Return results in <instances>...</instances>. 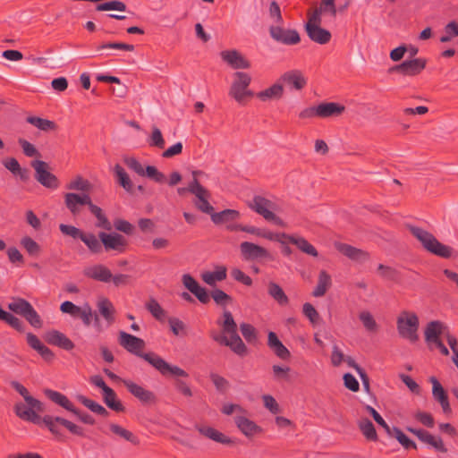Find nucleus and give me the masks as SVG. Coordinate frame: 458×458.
I'll list each match as a JSON object with an SVG mask.
<instances>
[{"label":"nucleus","mask_w":458,"mask_h":458,"mask_svg":"<svg viewBox=\"0 0 458 458\" xmlns=\"http://www.w3.org/2000/svg\"><path fill=\"white\" fill-rule=\"evenodd\" d=\"M119 344L129 352L137 355L149 363L163 376L172 375L176 377H187L188 373L182 368L172 365L155 352L143 353L145 342L135 335L121 331L119 333Z\"/></svg>","instance_id":"obj_1"},{"label":"nucleus","mask_w":458,"mask_h":458,"mask_svg":"<svg viewBox=\"0 0 458 458\" xmlns=\"http://www.w3.org/2000/svg\"><path fill=\"white\" fill-rule=\"evenodd\" d=\"M216 323L221 327L222 334H213L212 338L218 344L229 347L234 353L240 356L245 355L247 347L237 333V324L231 311L224 309Z\"/></svg>","instance_id":"obj_2"},{"label":"nucleus","mask_w":458,"mask_h":458,"mask_svg":"<svg viewBox=\"0 0 458 458\" xmlns=\"http://www.w3.org/2000/svg\"><path fill=\"white\" fill-rule=\"evenodd\" d=\"M192 179L189 182L188 191L195 196L194 205L201 212L211 215L214 211L213 206L209 203L211 193L201 184V179L207 174L199 170L192 171Z\"/></svg>","instance_id":"obj_3"},{"label":"nucleus","mask_w":458,"mask_h":458,"mask_svg":"<svg viewBox=\"0 0 458 458\" xmlns=\"http://www.w3.org/2000/svg\"><path fill=\"white\" fill-rule=\"evenodd\" d=\"M410 233L421 243L428 251L441 258H449L452 255V248L441 243L437 238L421 227L410 225Z\"/></svg>","instance_id":"obj_4"},{"label":"nucleus","mask_w":458,"mask_h":458,"mask_svg":"<svg viewBox=\"0 0 458 458\" xmlns=\"http://www.w3.org/2000/svg\"><path fill=\"white\" fill-rule=\"evenodd\" d=\"M448 332V327L443 322L438 320L429 322L424 332L425 341L429 349L438 350L445 356L449 355V350L441 340V337L445 338Z\"/></svg>","instance_id":"obj_5"},{"label":"nucleus","mask_w":458,"mask_h":458,"mask_svg":"<svg viewBox=\"0 0 458 458\" xmlns=\"http://www.w3.org/2000/svg\"><path fill=\"white\" fill-rule=\"evenodd\" d=\"M419 318L415 312L403 310L397 317L396 327L399 335L411 343H415L419 339Z\"/></svg>","instance_id":"obj_6"},{"label":"nucleus","mask_w":458,"mask_h":458,"mask_svg":"<svg viewBox=\"0 0 458 458\" xmlns=\"http://www.w3.org/2000/svg\"><path fill=\"white\" fill-rule=\"evenodd\" d=\"M251 77L247 72H236L233 75V81L229 89V96L239 104H243L247 98H251L254 93L249 89Z\"/></svg>","instance_id":"obj_7"},{"label":"nucleus","mask_w":458,"mask_h":458,"mask_svg":"<svg viewBox=\"0 0 458 458\" xmlns=\"http://www.w3.org/2000/svg\"><path fill=\"white\" fill-rule=\"evenodd\" d=\"M250 208L265 220L279 226H284V221L275 214L278 210V207L274 201L262 196H255L250 203Z\"/></svg>","instance_id":"obj_8"},{"label":"nucleus","mask_w":458,"mask_h":458,"mask_svg":"<svg viewBox=\"0 0 458 458\" xmlns=\"http://www.w3.org/2000/svg\"><path fill=\"white\" fill-rule=\"evenodd\" d=\"M321 18L318 14H310L306 23V31L309 38L318 44H327L331 38V33L320 27Z\"/></svg>","instance_id":"obj_9"},{"label":"nucleus","mask_w":458,"mask_h":458,"mask_svg":"<svg viewBox=\"0 0 458 458\" xmlns=\"http://www.w3.org/2000/svg\"><path fill=\"white\" fill-rule=\"evenodd\" d=\"M31 165L35 170V178L40 184L52 190L59 187V180L54 174L48 171V165L46 162L35 160Z\"/></svg>","instance_id":"obj_10"},{"label":"nucleus","mask_w":458,"mask_h":458,"mask_svg":"<svg viewBox=\"0 0 458 458\" xmlns=\"http://www.w3.org/2000/svg\"><path fill=\"white\" fill-rule=\"evenodd\" d=\"M98 237L106 250H112L121 253L123 252L126 248V239L117 233H107L101 232L99 233Z\"/></svg>","instance_id":"obj_11"},{"label":"nucleus","mask_w":458,"mask_h":458,"mask_svg":"<svg viewBox=\"0 0 458 458\" xmlns=\"http://www.w3.org/2000/svg\"><path fill=\"white\" fill-rule=\"evenodd\" d=\"M426 65L427 60L425 58H414L403 62L394 66L393 70L404 76H416L425 69Z\"/></svg>","instance_id":"obj_12"},{"label":"nucleus","mask_w":458,"mask_h":458,"mask_svg":"<svg viewBox=\"0 0 458 458\" xmlns=\"http://www.w3.org/2000/svg\"><path fill=\"white\" fill-rule=\"evenodd\" d=\"M279 81L290 89L300 91L306 87L308 80L301 71L292 70L284 72Z\"/></svg>","instance_id":"obj_13"},{"label":"nucleus","mask_w":458,"mask_h":458,"mask_svg":"<svg viewBox=\"0 0 458 458\" xmlns=\"http://www.w3.org/2000/svg\"><path fill=\"white\" fill-rule=\"evenodd\" d=\"M240 251L245 260L270 258V253L267 249L250 242H242L240 244Z\"/></svg>","instance_id":"obj_14"},{"label":"nucleus","mask_w":458,"mask_h":458,"mask_svg":"<svg viewBox=\"0 0 458 458\" xmlns=\"http://www.w3.org/2000/svg\"><path fill=\"white\" fill-rule=\"evenodd\" d=\"M64 204L67 209L76 216L81 212V206H88L90 204V197L88 193H74L67 192L64 194Z\"/></svg>","instance_id":"obj_15"},{"label":"nucleus","mask_w":458,"mask_h":458,"mask_svg":"<svg viewBox=\"0 0 458 458\" xmlns=\"http://www.w3.org/2000/svg\"><path fill=\"white\" fill-rule=\"evenodd\" d=\"M221 58L233 69H248L250 67V63L237 50H225L222 51Z\"/></svg>","instance_id":"obj_16"},{"label":"nucleus","mask_w":458,"mask_h":458,"mask_svg":"<svg viewBox=\"0 0 458 458\" xmlns=\"http://www.w3.org/2000/svg\"><path fill=\"white\" fill-rule=\"evenodd\" d=\"M122 382L128 391L141 403H149L155 402L156 397L153 392L145 389L130 379H123Z\"/></svg>","instance_id":"obj_17"},{"label":"nucleus","mask_w":458,"mask_h":458,"mask_svg":"<svg viewBox=\"0 0 458 458\" xmlns=\"http://www.w3.org/2000/svg\"><path fill=\"white\" fill-rule=\"evenodd\" d=\"M234 423L238 429L247 437L262 432V428L247 417V413L234 416Z\"/></svg>","instance_id":"obj_18"},{"label":"nucleus","mask_w":458,"mask_h":458,"mask_svg":"<svg viewBox=\"0 0 458 458\" xmlns=\"http://www.w3.org/2000/svg\"><path fill=\"white\" fill-rule=\"evenodd\" d=\"M182 284L196 298L202 303H207L209 301V296L207 290L200 286L199 283L189 274H185L182 278Z\"/></svg>","instance_id":"obj_19"},{"label":"nucleus","mask_w":458,"mask_h":458,"mask_svg":"<svg viewBox=\"0 0 458 458\" xmlns=\"http://www.w3.org/2000/svg\"><path fill=\"white\" fill-rule=\"evenodd\" d=\"M318 107L319 119L323 120L339 117L345 111V106L338 102H320Z\"/></svg>","instance_id":"obj_20"},{"label":"nucleus","mask_w":458,"mask_h":458,"mask_svg":"<svg viewBox=\"0 0 458 458\" xmlns=\"http://www.w3.org/2000/svg\"><path fill=\"white\" fill-rule=\"evenodd\" d=\"M270 35L275 40L287 45H293L300 41V37L296 30H284L279 26H272L270 28Z\"/></svg>","instance_id":"obj_21"},{"label":"nucleus","mask_w":458,"mask_h":458,"mask_svg":"<svg viewBox=\"0 0 458 458\" xmlns=\"http://www.w3.org/2000/svg\"><path fill=\"white\" fill-rule=\"evenodd\" d=\"M429 381L432 384V395L434 399L440 403L444 413H450L451 407L444 387L435 377H431Z\"/></svg>","instance_id":"obj_22"},{"label":"nucleus","mask_w":458,"mask_h":458,"mask_svg":"<svg viewBox=\"0 0 458 458\" xmlns=\"http://www.w3.org/2000/svg\"><path fill=\"white\" fill-rule=\"evenodd\" d=\"M411 433H413L420 441L426 443L436 450L445 453L447 450L445 447V445L442 439L438 437H435L423 429H413L408 428Z\"/></svg>","instance_id":"obj_23"},{"label":"nucleus","mask_w":458,"mask_h":458,"mask_svg":"<svg viewBox=\"0 0 458 458\" xmlns=\"http://www.w3.org/2000/svg\"><path fill=\"white\" fill-rule=\"evenodd\" d=\"M16 415L23 420L30 421L35 424L40 423V417L37 411H39L37 407L26 405L22 403H18L14 406Z\"/></svg>","instance_id":"obj_24"},{"label":"nucleus","mask_w":458,"mask_h":458,"mask_svg":"<svg viewBox=\"0 0 458 458\" xmlns=\"http://www.w3.org/2000/svg\"><path fill=\"white\" fill-rule=\"evenodd\" d=\"M336 249L350 259L356 262H364L369 259V253L353 246L338 243Z\"/></svg>","instance_id":"obj_25"},{"label":"nucleus","mask_w":458,"mask_h":458,"mask_svg":"<svg viewBox=\"0 0 458 458\" xmlns=\"http://www.w3.org/2000/svg\"><path fill=\"white\" fill-rule=\"evenodd\" d=\"M196 428L202 436L215 442L225 445L233 443L230 437L212 427L198 425L196 426Z\"/></svg>","instance_id":"obj_26"},{"label":"nucleus","mask_w":458,"mask_h":458,"mask_svg":"<svg viewBox=\"0 0 458 458\" xmlns=\"http://www.w3.org/2000/svg\"><path fill=\"white\" fill-rule=\"evenodd\" d=\"M46 339L50 344L56 345L67 351L74 347V344L64 334L56 330L49 331L46 335Z\"/></svg>","instance_id":"obj_27"},{"label":"nucleus","mask_w":458,"mask_h":458,"mask_svg":"<svg viewBox=\"0 0 458 458\" xmlns=\"http://www.w3.org/2000/svg\"><path fill=\"white\" fill-rule=\"evenodd\" d=\"M85 275L92 279L108 283L111 281L112 273L104 265H94L85 270Z\"/></svg>","instance_id":"obj_28"},{"label":"nucleus","mask_w":458,"mask_h":458,"mask_svg":"<svg viewBox=\"0 0 458 458\" xmlns=\"http://www.w3.org/2000/svg\"><path fill=\"white\" fill-rule=\"evenodd\" d=\"M286 243L294 244L301 251L307 255L312 257H318V255L316 248L301 236L288 234Z\"/></svg>","instance_id":"obj_29"},{"label":"nucleus","mask_w":458,"mask_h":458,"mask_svg":"<svg viewBox=\"0 0 458 458\" xmlns=\"http://www.w3.org/2000/svg\"><path fill=\"white\" fill-rule=\"evenodd\" d=\"M267 345L280 359L286 360L290 357V352L274 332L268 333Z\"/></svg>","instance_id":"obj_30"},{"label":"nucleus","mask_w":458,"mask_h":458,"mask_svg":"<svg viewBox=\"0 0 458 458\" xmlns=\"http://www.w3.org/2000/svg\"><path fill=\"white\" fill-rule=\"evenodd\" d=\"M227 269L225 266H216L214 271H205L201 274V279L208 285H215L226 278Z\"/></svg>","instance_id":"obj_31"},{"label":"nucleus","mask_w":458,"mask_h":458,"mask_svg":"<svg viewBox=\"0 0 458 458\" xmlns=\"http://www.w3.org/2000/svg\"><path fill=\"white\" fill-rule=\"evenodd\" d=\"M331 285V276L326 270H320L318 277V283L312 292V295L317 298L324 296Z\"/></svg>","instance_id":"obj_32"},{"label":"nucleus","mask_w":458,"mask_h":458,"mask_svg":"<svg viewBox=\"0 0 458 458\" xmlns=\"http://www.w3.org/2000/svg\"><path fill=\"white\" fill-rule=\"evenodd\" d=\"M45 393L47 395V397L55 403L62 406L63 408L71 411L72 413H77V409L75 408L73 403L68 399V397L65 396L64 394L50 389L46 390Z\"/></svg>","instance_id":"obj_33"},{"label":"nucleus","mask_w":458,"mask_h":458,"mask_svg":"<svg viewBox=\"0 0 458 458\" xmlns=\"http://www.w3.org/2000/svg\"><path fill=\"white\" fill-rule=\"evenodd\" d=\"M283 94H284V86L279 81V82L273 84L269 88H267L262 91H259V93H257L256 96L261 101L265 102V101H268V100H272V99H279L282 98Z\"/></svg>","instance_id":"obj_34"},{"label":"nucleus","mask_w":458,"mask_h":458,"mask_svg":"<svg viewBox=\"0 0 458 458\" xmlns=\"http://www.w3.org/2000/svg\"><path fill=\"white\" fill-rule=\"evenodd\" d=\"M210 216L212 222L216 225H227L230 222L237 220L240 217V213L235 209H225L217 213L213 211Z\"/></svg>","instance_id":"obj_35"},{"label":"nucleus","mask_w":458,"mask_h":458,"mask_svg":"<svg viewBox=\"0 0 458 458\" xmlns=\"http://www.w3.org/2000/svg\"><path fill=\"white\" fill-rule=\"evenodd\" d=\"M98 310L99 314L105 318L108 325L114 321V307L112 302L106 299H101L98 302Z\"/></svg>","instance_id":"obj_36"},{"label":"nucleus","mask_w":458,"mask_h":458,"mask_svg":"<svg viewBox=\"0 0 458 458\" xmlns=\"http://www.w3.org/2000/svg\"><path fill=\"white\" fill-rule=\"evenodd\" d=\"M3 164L6 169H8L13 175L19 176L21 180L27 181L29 179L28 170L22 168L14 157L5 159Z\"/></svg>","instance_id":"obj_37"},{"label":"nucleus","mask_w":458,"mask_h":458,"mask_svg":"<svg viewBox=\"0 0 458 458\" xmlns=\"http://www.w3.org/2000/svg\"><path fill=\"white\" fill-rule=\"evenodd\" d=\"M12 386L24 398L26 403L32 407H37L38 411H43V404L38 399L32 397L25 386L17 381L11 383Z\"/></svg>","instance_id":"obj_38"},{"label":"nucleus","mask_w":458,"mask_h":458,"mask_svg":"<svg viewBox=\"0 0 458 458\" xmlns=\"http://www.w3.org/2000/svg\"><path fill=\"white\" fill-rule=\"evenodd\" d=\"M102 394L104 403L108 408L114 411H123L124 410L123 405L117 399L116 394L111 387L106 389Z\"/></svg>","instance_id":"obj_39"},{"label":"nucleus","mask_w":458,"mask_h":458,"mask_svg":"<svg viewBox=\"0 0 458 458\" xmlns=\"http://www.w3.org/2000/svg\"><path fill=\"white\" fill-rule=\"evenodd\" d=\"M88 208L89 211L96 216L98 222L96 225L98 227L103 228L105 230L110 231L112 229V225L109 220L106 218L103 210L97 205L93 204L90 200V204H88Z\"/></svg>","instance_id":"obj_40"},{"label":"nucleus","mask_w":458,"mask_h":458,"mask_svg":"<svg viewBox=\"0 0 458 458\" xmlns=\"http://www.w3.org/2000/svg\"><path fill=\"white\" fill-rule=\"evenodd\" d=\"M65 188L70 191H78L87 193L90 188V182L81 175L74 176L66 185Z\"/></svg>","instance_id":"obj_41"},{"label":"nucleus","mask_w":458,"mask_h":458,"mask_svg":"<svg viewBox=\"0 0 458 458\" xmlns=\"http://www.w3.org/2000/svg\"><path fill=\"white\" fill-rule=\"evenodd\" d=\"M267 291H268V294L275 301H276L280 305H286L288 303L289 299L279 284H277L274 282H270L268 284Z\"/></svg>","instance_id":"obj_42"},{"label":"nucleus","mask_w":458,"mask_h":458,"mask_svg":"<svg viewBox=\"0 0 458 458\" xmlns=\"http://www.w3.org/2000/svg\"><path fill=\"white\" fill-rule=\"evenodd\" d=\"M109 428L113 434L120 437L121 438L128 442H131L134 445H137L139 443L137 437H135L132 432L129 431L128 429L123 428L118 424L111 423L109 425Z\"/></svg>","instance_id":"obj_43"},{"label":"nucleus","mask_w":458,"mask_h":458,"mask_svg":"<svg viewBox=\"0 0 458 458\" xmlns=\"http://www.w3.org/2000/svg\"><path fill=\"white\" fill-rule=\"evenodd\" d=\"M27 122L43 131H54L56 129V124L53 121L37 116H29L27 118Z\"/></svg>","instance_id":"obj_44"},{"label":"nucleus","mask_w":458,"mask_h":458,"mask_svg":"<svg viewBox=\"0 0 458 458\" xmlns=\"http://www.w3.org/2000/svg\"><path fill=\"white\" fill-rule=\"evenodd\" d=\"M358 425L361 433L368 440L376 441L377 439L375 427L369 419H360Z\"/></svg>","instance_id":"obj_45"},{"label":"nucleus","mask_w":458,"mask_h":458,"mask_svg":"<svg viewBox=\"0 0 458 458\" xmlns=\"http://www.w3.org/2000/svg\"><path fill=\"white\" fill-rule=\"evenodd\" d=\"M31 306L32 305L28 301L22 298L14 299L12 302L8 304V308L10 310L22 317L26 315V313L28 312V310H30Z\"/></svg>","instance_id":"obj_46"},{"label":"nucleus","mask_w":458,"mask_h":458,"mask_svg":"<svg viewBox=\"0 0 458 458\" xmlns=\"http://www.w3.org/2000/svg\"><path fill=\"white\" fill-rule=\"evenodd\" d=\"M114 172L121 186L125 191H131L132 190V183L124 169L120 165H115L114 167Z\"/></svg>","instance_id":"obj_47"},{"label":"nucleus","mask_w":458,"mask_h":458,"mask_svg":"<svg viewBox=\"0 0 458 458\" xmlns=\"http://www.w3.org/2000/svg\"><path fill=\"white\" fill-rule=\"evenodd\" d=\"M89 250L94 253H99L102 250L101 243L96 235L91 233H84L81 239Z\"/></svg>","instance_id":"obj_48"},{"label":"nucleus","mask_w":458,"mask_h":458,"mask_svg":"<svg viewBox=\"0 0 458 458\" xmlns=\"http://www.w3.org/2000/svg\"><path fill=\"white\" fill-rule=\"evenodd\" d=\"M21 245L25 249L30 256L36 257L41 251L40 245L29 236H25L21 240Z\"/></svg>","instance_id":"obj_49"},{"label":"nucleus","mask_w":458,"mask_h":458,"mask_svg":"<svg viewBox=\"0 0 458 458\" xmlns=\"http://www.w3.org/2000/svg\"><path fill=\"white\" fill-rule=\"evenodd\" d=\"M359 318L361 321L366 330L375 332L377 330V324L373 315L368 310H362L359 314Z\"/></svg>","instance_id":"obj_50"},{"label":"nucleus","mask_w":458,"mask_h":458,"mask_svg":"<svg viewBox=\"0 0 458 458\" xmlns=\"http://www.w3.org/2000/svg\"><path fill=\"white\" fill-rule=\"evenodd\" d=\"M323 13H328L333 18L336 15L335 0H321V4L311 14H318L321 18Z\"/></svg>","instance_id":"obj_51"},{"label":"nucleus","mask_w":458,"mask_h":458,"mask_svg":"<svg viewBox=\"0 0 458 458\" xmlns=\"http://www.w3.org/2000/svg\"><path fill=\"white\" fill-rule=\"evenodd\" d=\"M302 313L312 325L318 324L320 316L317 310L310 302H306L302 306Z\"/></svg>","instance_id":"obj_52"},{"label":"nucleus","mask_w":458,"mask_h":458,"mask_svg":"<svg viewBox=\"0 0 458 458\" xmlns=\"http://www.w3.org/2000/svg\"><path fill=\"white\" fill-rule=\"evenodd\" d=\"M148 142L150 147H157L158 148H163L165 147V140L161 131L157 127H152V131Z\"/></svg>","instance_id":"obj_53"},{"label":"nucleus","mask_w":458,"mask_h":458,"mask_svg":"<svg viewBox=\"0 0 458 458\" xmlns=\"http://www.w3.org/2000/svg\"><path fill=\"white\" fill-rule=\"evenodd\" d=\"M146 308L155 318L158 320H163L165 318V312L156 300L151 299L148 301L146 304Z\"/></svg>","instance_id":"obj_54"},{"label":"nucleus","mask_w":458,"mask_h":458,"mask_svg":"<svg viewBox=\"0 0 458 458\" xmlns=\"http://www.w3.org/2000/svg\"><path fill=\"white\" fill-rule=\"evenodd\" d=\"M298 116L301 120L319 119L318 104L304 107L299 112Z\"/></svg>","instance_id":"obj_55"},{"label":"nucleus","mask_w":458,"mask_h":458,"mask_svg":"<svg viewBox=\"0 0 458 458\" xmlns=\"http://www.w3.org/2000/svg\"><path fill=\"white\" fill-rule=\"evenodd\" d=\"M287 236H288V234L284 233H273L271 231L263 230V229H260V234H259V237H262V238H265V239H267L270 241L277 242L281 245H284L286 243Z\"/></svg>","instance_id":"obj_56"},{"label":"nucleus","mask_w":458,"mask_h":458,"mask_svg":"<svg viewBox=\"0 0 458 458\" xmlns=\"http://www.w3.org/2000/svg\"><path fill=\"white\" fill-rule=\"evenodd\" d=\"M176 378L174 380V387L175 389L181 393L182 395L186 396V397H191L193 395V393H192V390L191 388V386H189V384L184 381L182 378H186V377H176L174 376ZM189 377V375L187 376V377Z\"/></svg>","instance_id":"obj_57"},{"label":"nucleus","mask_w":458,"mask_h":458,"mask_svg":"<svg viewBox=\"0 0 458 458\" xmlns=\"http://www.w3.org/2000/svg\"><path fill=\"white\" fill-rule=\"evenodd\" d=\"M211 297L217 305L222 306L224 309L232 302V298L220 289L212 291Z\"/></svg>","instance_id":"obj_58"},{"label":"nucleus","mask_w":458,"mask_h":458,"mask_svg":"<svg viewBox=\"0 0 458 458\" xmlns=\"http://www.w3.org/2000/svg\"><path fill=\"white\" fill-rule=\"evenodd\" d=\"M168 324L171 331L176 336L184 335L186 334V326L185 324L177 318H170L168 319Z\"/></svg>","instance_id":"obj_59"},{"label":"nucleus","mask_w":458,"mask_h":458,"mask_svg":"<svg viewBox=\"0 0 458 458\" xmlns=\"http://www.w3.org/2000/svg\"><path fill=\"white\" fill-rule=\"evenodd\" d=\"M31 327L34 328H41L43 326V321L37 312V310L31 306L30 310L26 313V315L23 317Z\"/></svg>","instance_id":"obj_60"},{"label":"nucleus","mask_w":458,"mask_h":458,"mask_svg":"<svg viewBox=\"0 0 458 458\" xmlns=\"http://www.w3.org/2000/svg\"><path fill=\"white\" fill-rule=\"evenodd\" d=\"M98 11H121L123 12L126 10V5L124 3L117 0L106 2L103 4H100L97 6Z\"/></svg>","instance_id":"obj_61"},{"label":"nucleus","mask_w":458,"mask_h":458,"mask_svg":"<svg viewBox=\"0 0 458 458\" xmlns=\"http://www.w3.org/2000/svg\"><path fill=\"white\" fill-rule=\"evenodd\" d=\"M272 371H273V376H274V378L277 381H280V380H285V381H289L290 380V371H291V369L287 366H279V365H274L272 367Z\"/></svg>","instance_id":"obj_62"},{"label":"nucleus","mask_w":458,"mask_h":458,"mask_svg":"<svg viewBox=\"0 0 458 458\" xmlns=\"http://www.w3.org/2000/svg\"><path fill=\"white\" fill-rule=\"evenodd\" d=\"M240 329L242 332V336L244 339L249 342L252 343L257 340V332L253 326L248 323H242L240 325Z\"/></svg>","instance_id":"obj_63"},{"label":"nucleus","mask_w":458,"mask_h":458,"mask_svg":"<svg viewBox=\"0 0 458 458\" xmlns=\"http://www.w3.org/2000/svg\"><path fill=\"white\" fill-rule=\"evenodd\" d=\"M59 229L63 234L70 236L73 239L81 240L84 233V232H82L81 229L70 225L61 224L59 225Z\"/></svg>","instance_id":"obj_64"}]
</instances>
